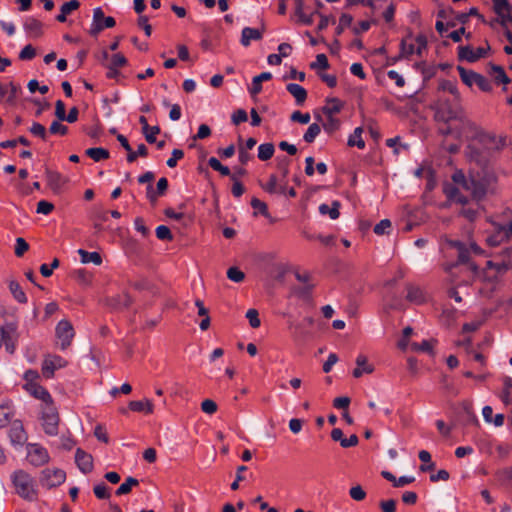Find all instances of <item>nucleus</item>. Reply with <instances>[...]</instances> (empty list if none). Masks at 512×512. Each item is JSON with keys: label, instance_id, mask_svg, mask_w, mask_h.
<instances>
[{"label": "nucleus", "instance_id": "6e6552de", "mask_svg": "<svg viewBox=\"0 0 512 512\" xmlns=\"http://www.w3.org/2000/svg\"><path fill=\"white\" fill-rule=\"evenodd\" d=\"M66 479V473L58 468H46L41 471L40 483L48 489L61 485Z\"/></svg>", "mask_w": 512, "mask_h": 512}, {"label": "nucleus", "instance_id": "a211bd4d", "mask_svg": "<svg viewBox=\"0 0 512 512\" xmlns=\"http://www.w3.org/2000/svg\"><path fill=\"white\" fill-rule=\"evenodd\" d=\"M25 389L33 395L35 398L40 399L42 404H48L53 402L49 392L37 382H31L25 384Z\"/></svg>", "mask_w": 512, "mask_h": 512}, {"label": "nucleus", "instance_id": "9b49d317", "mask_svg": "<svg viewBox=\"0 0 512 512\" xmlns=\"http://www.w3.org/2000/svg\"><path fill=\"white\" fill-rule=\"evenodd\" d=\"M28 461L34 466H41L48 462L49 455L45 448L38 444H30L28 446Z\"/></svg>", "mask_w": 512, "mask_h": 512}, {"label": "nucleus", "instance_id": "49530a36", "mask_svg": "<svg viewBox=\"0 0 512 512\" xmlns=\"http://www.w3.org/2000/svg\"><path fill=\"white\" fill-rule=\"evenodd\" d=\"M482 281L487 285H490L488 293H492L495 289L496 284L499 281V276L497 274H490L489 271H482Z\"/></svg>", "mask_w": 512, "mask_h": 512}, {"label": "nucleus", "instance_id": "393cba45", "mask_svg": "<svg viewBox=\"0 0 512 512\" xmlns=\"http://www.w3.org/2000/svg\"><path fill=\"white\" fill-rule=\"evenodd\" d=\"M262 32L255 28L245 27L241 33V44L245 47L250 45L251 40H260Z\"/></svg>", "mask_w": 512, "mask_h": 512}, {"label": "nucleus", "instance_id": "864d4df0", "mask_svg": "<svg viewBox=\"0 0 512 512\" xmlns=\"http://www.w3.org/2000/svg\"><path fill=\"white\" fill-rule=\"evenodd\" d=\"M330 67L329 65V62H328V59H327V56L325 54H318L316 56V61L315 62H312L310 64V68L311 69H318V68H321V69H328Z\"/></svg>", "mask_w": 512, "mask_h": 512}, {"label": "nucleus", "instance_id": "f3484780", "mask_svg": "<svg viewBox=\"0 0 512 512\" xmlns=\"http://www.w3.org/2000/svg\"><path fill=\"white\" fill-rule=\"evenodd\" d=\"M9 438L13 445H24L27 441V434L20 421H14L9 430Z\"/></svg>", "mask_w": 512, "mask_h": 512}, {"label": "nucleus", "instance_id": "39448f33", "mask_svg": "<svg viewBox=\"0 0 512 512\" xmlns=\"http://www.w3.org/2000/svg\"><path fill=\"white\" fill-rule=\"evenodd\" d=\"M41 421L46 434L50 436L58 434L60 417L53 402L41 405Z\"/></svg>", "mask_w": 512, "mask_h": 512}, {"label": "nucleus", "instance_id": "5fc2aeb1", "mask_svg": "<svg viewBox=\"0 0 512 512\" xmlns=\"http://www.w3.org/2000/svg\"><path fill=\"white\" fill-rule=\"evenodd\" d=\"M156 236L159 240L172 241L173 235L169 229V227L165 225H160L156 228Z\"/></svg>", "mask_w": 512, "mask_h": 512}, {"label": "nucleus", "instance_id": "6e6d98bb", "mask_svg": "<svg viewBox=\"0 0 512 512\" xmlns=\"http://www.w3.org/2000/svg\"><path fill=\"white\" fill-rule=\"evenodd\" d=\"M227 277L236 283L242 282L245 278V274L237 267H230L227 271Z\"/></svg>", "mask_w": 512, "mask_h": 512}, {"label": "nucleus", "instance_id": "a18cd8bd", "mask_svg": "<svg viewBox=\"0 0 512 512\" xmlns=\"http://www.w3.org/2000/svg\"><path fill=\"white\" fill-rule=\"evenodd\" d=\"M321 128L318 123L311 124L305 132L303 139L307 143L314 142L315 138L320 134Z\"/></svg>", "mask_w": 512, "mask_h": 512}, {"label": "nucleus", "instance_id": "cd10ccee", "mask_svg": "<svg viewBox=\"0 0 512 512\" xmlns=\"http://www.w3.org/2000/svg\"><path fill=\"white\" fill-rule=\"evenodd\" d=\"M42 27L43 24L33 17L27 18L24 23L25 30L28 33L32 34L34 37H39L42 35Z\"/></svg>", "mask_w": 512, "mask_h": 512}, {"label": "nucleus", "instance_id": "4d7b16f0", "mask_svg": "<svg viewBox=\"0 0 512 512\" xmlns=\"http://www.w3.org/2000/svg\"><path fill=\"white\" fill-rule=\"evenodd\" d=\"M29 249V244L26 242V240L22 237H18L16 239L15 244V255L17 257H22L25 252H27Z\"/></svg>", "mask_w": 512, "mask_h": 512}, {"label": "nucleus", "instance_id": "4be33fe9", "mask_svg": "<svg viewBox=\"0 0 512 512\" xmlns=\"http://www.w3.org/2000/svg\"><path fill=\"white\" fill-rule=\"evenodd\" d=\"M344 107V103L338 98H327L326 104L322 107L324 115H335L338 114Z\"/></svg>", "mask_w": 512, "mask_h": 512}, {"label": "nucleus", "instance_id": "7ed1b4c3", "mask_svg": "<svg viewBox=\"0 0 512 512\" xmlns=\"http://www.w3.org/2000/svg\"><path fill=\"white\" fill-rule=\"evenodd\" d=\"M15 492L24 500H37V490L33 477L24 470H17L11 475Z\"/></svg>", "mask_w": 512, "mask_h": 512}, {"label": "nucleus", "instance_id": "3c124183", "mask_svg": "<svg viewBox=\"0 0 512 512\" xmlns=\"http://www.w3.org/2000/svg\"><path fill=\"white\" fill-rule=\"evenodd\" d=\"M391 221L389 219H383L374 227V233L377 235L389 234L391 229Z\"/></svg>", "mask_w": 512, "mask_h": 512}, {"label": "nucleus", "instance_id": "dca6fc26", "mask_svg": "<svg viewBox=\"0 0 512 512\" xmlns=\"http://www.w3.org/2000/svg\"><path fill=\"white\" fill-rule=\"evenodd\" d=\"M75 463L79 470L88 474L93 470V457L91 454L85 452L83 449L78 448L75 453Z\"/></svg>", "mask_w": 512, "mask_h": 512}, {"label": "nucleus", "instance_id": "338daca9", "mask_svg": "<svg viewBox=\"0 0 512 512\" xmlns=\"http://www.w3.org/2000/svg\"><path fill=\"white\" fill-rule=\"evenodd\" d=\"M54 209V205L51 202L41 200L37 204L36 212L39 214L48 215Z\"/></svg>", "mask_w": 512, "mask_h": 512}, {"label": "nucleus", "instance_id": "e433bc0d", "mask_svg": "<svg viewBox=\"0 0 512 512\" xmlns=\"http://www.w3.org/2000/svg\"><path fill=\"white\" fill-rule=\"evenodd\" d=\"M9 290L19 303H27L26 294L17 281H10Z\"/></svg>", "mask_w": 512, "mask_h": 512}, {"label": "nucleus", "instance_id": "79ce46f5", "mask_svg": "<svg viewBox=\"0 0 512 512\" xmlns=\"http://www.w3.org/2000/svg\"><path fill=\"white\" fill-rule=\"evenodd\" d=\"M491 74L497 84H507L510 82V79L501 66L493 65Z\"/></svg>", "mask_w": 512, "mask_h": 512}, {"label": "nucleus", "instance_id": "37998d69", "mask_svg": "<svg viewBox=\"0 0 512 512\" xmlns=\"http://www.w3.org/2000/svg\"><path fill=\"white\" fill-rule=\"evenodd\" d=\"M363 129L361 127H357L354 130V133L348 139L349 146H357L359 149H363L365 147V142L361 137Z\"/></svg>", "mask_w": 512, "mask_h": 512}, {"label": "nucleus", "instance_id": "473e14b6", "mask_svg": "<svg viewBox=\"0 0 512 512\" xmlns=\"http://www.w3.org/2000/svg\"><path fill=\"white\" fill-rule=\"evenodd\" d=\"M339 208H340V203L338 201H333L331 207L327 204H321L319 206V212L322 215L328 214L331 219L335 220L340 215Z\"/></svg>", "mask_w": 512, "mask_h": 512}, {"label": "nucleus", "instance_id": "5701e85b", "mask_svg": "<svg viewBox=\"0 0 512 512\" xmlns=\"http://www.w3.org/2000/svg\"><path fill=\"white\" fill-rule=\"evenodd\" d=\"M287 91L295 98L297 105H302L307 98V91L299 84L289 83Z\"/></svg>", "mask_w": 512, "mask_h": 512}, {"label": "nucleus", "instance_id": "2eb2a0df", "mask_svg": "<svg viewBox=\"0 0 512 512\" xmlns=\"http://www.w3.org/2000/svg\"><path fill=\"white\" fill-rule=\"evenodd\" d=\"M132 302L133 299L127 292L108 297L105 300V304L113 310L126 309L131 306Z\"/></svg>", "mask_w": 512, "mask_h": 512}, {"label": "nucleus", "instance_id": "ddd939ff", "mask_svg": "<svg viewBox=\"0 0 512 512\" xmlns=\"http://www.w3.org/2000/svg\"><path fill=\"white\" fill-rule=\"evenodd\" d=\"M45 177L48 187L57 194L61 192L64 185L68 182V179L61 173L49 168L45 169Z\"/></svg>", "mask_w": 512, "mask_h": 512}, {"label": "nucleus", "instance_id": "c85d7f7f", "mask_svg": "<svg viewBox=\"0 0 512 512\" xmlns=\"http://www.w3.org/2000/svg\"><path fill=\"white\" fill-rule=\"evenodd\" d=\"M85 154L91 159H93L95 162H100L110 157L109 151L102 147L88 148L85 151Z\"/></svg>", "mask_w": 512, "mask_h": 512}, {"label": "nucleus", "instance_id": "1a4fd4ad", "mask_svg": "<svg viewBox=\"0 0 512 512\" xmlns=\"http://www.w3.org/2000/svg\"><path fill=\"white\" fill-rule=\"evenodd\" d=\"M74 329L68 320H61L56 326V336L60 340V347L65 350L71 345L74 338Z\"/></svg>", "mask_w": 512, "mask_h": 512}, {"label": "nucleus", "instance_id": "774afa93", "mask_svg": "<svg viewBox=\"0 0 512 512\" xmlns=\"http://www.w3.org/2000/svg\"><path fill=\"white\" fill-rule=\"evenodd\" d=\"M126 64H127L126 57L121 53H117V54L112 55L110 63L108 65H110L111 67H114V68H118V67H123Z\"/></svg>", "mask_w": 512, "mask_h": 512}, {"label": "nucleus", "instance_id": "6ab92c4d", "mask_svg": "<svg viewBox=\"0 0 512 512\" xmlns=\"http://www.w3.org/2000/svg\"><path fill=\"white\" fill-rule=\"evenodd\" d=\"M511 254H512V248L507 247L505 248L501 254V260L495 262L494 270L495 274L502 275L506 273L508 270L512 268V261H511Z\"/></svg>", "mask_w": 512, "mask_h": 512}, {"label": "nucleus", "instance_id": "c756f323", "mask_svg": "<svg viewBox=\"0 0 512 512\" xmlns=\"http://www.w3.org/2000/svg\"><path fill=\"white\" fill-rule=\"evenodd\" d=\"M129 409L134 412H144L146 414H151L153 412V404L150 400L130 401Z\"/></svg>", "mask_w": 512, "mask_h": 512}, {"label": "nucleus", "instance_id": "0eeeda50", "mask_svg": "<svg viewBox=\"0 0 512 512\" xmlns=\"http://www.w3.org/2000/svg\"><path fill=\"white\" fill-rule=\"evenodd\" d=\"M115 25V19L111 16H105L102 8L97 7L93 10V19L89 34L92 37H97L102 30L105 28H113Z\"/></svg>", "mask_w": 512, "mask_h": 512}, {"label": "nucleus", "instance_id": "bb28decb", "mask_svg": "<svg viewBox=\"0 0 512 512\" xmlns=\"http://www.w3.org/2000/svg\"><path fill=\"white\" fill-rule=\"evenodd\" d=\"M79 6L80 2L78 0H70L64 3L60 8V13L56 16V20L61 23L65 22L67 15L78 9Z\"/></svg>", "mask_w": 512, "mask_h": 512}, {"label": "nucleus", "instance_id": "2f4dec72", "mask_svg": "<svg viewBox=\"0 0 512 512\" xmlns=\"http://www.w3.org/2000/svg\"><path fill=\"white\" fill-rule=\"evenodd\" d=\"M13 416L14 411L9 404L0 405V429L6 427Z\"/></svg>", "mask_w": 512, "mask_h": 512}, {"label": "nucleus", "instance_id": "7c9ffc66", "mask_svg": "<svg viewBox=\"0 0 512 512\" xmlns=\"http://www.w3.org/2000/svg\"><path fill=\"white\" fill-rule=\"evenodd\" d=\"M78 254L82 263H94L95 265L102 263V257L98 252H88L84 249H79Z\"/></svg>", "mask_w": 512, "mask_h": 512}, {"label": "nucleus", "instance_id": "de8ad7c7", "mask_svg": "<svg viewBox=\"0 0 512 512\" xmlns=\"http://www.w3.org/2000/svg\"><path fill=\"white\" fill-rule=\"evenodd\" d=\"M29 131L32 135L39 137L43 141L47 140V130L41 123L33 122L32 126L29 128Z\"/></svg>", "mask_w": 512, "mask_h": 512}, {"label": "nucleus", "instance_id": "c9c22d12", "mask_svg": "<svg viewBox=\"0 0 512 512\" xmlns=\"http://www.w3.org/2000/svg\"><path fill=\"white\" fill-rule=\"evenodd\" d=\"M139 485V481L134 477H127L126 480L116 490V495H125L131 492L133 487Z\"/></svg>", "mask_w": 512, "mask_h": 512}, {"label": "nucleus", "instance_id": "aec40b11", "mask_svg": "<svg viewBox=\"0 0 512 512\" xmlns=\"http://www.w3.org/2000/svg\"><path fill=\"white\" fill-rule=\"evenodd\" d=\"M357 367L353 370V376L360 378L364 373L371 374L374 371V366L368 363L365 355L360 354L356 358Z\"/></svg>", "mask_w": 512, "mask_h": 512}, {"label": "nucleus", "instance_id": "f8f14e48", "mask_svg": "<svg viewBox=\"0 0 512 512\" xmlns=\"http://www.w3.org/2000/svg\"><path fill=\"white\" fill-rule=\"evenodd\" d=\"M67 362L58 355H53L45 358L42 364V374L45 378L50 379L54 376L57 369L63 368Z\"/></svg>", "mask_w": 512, "mask_h": 512}, {"label": "nucleus", "instance_id": "4468645a", "mask_svg": "<svg viewBox=\"0 0 512 512\" xmlns=\"http://www.w3.org/2000/svg\"><path fill=\"white\" fill-rule=\"evenodd\" d=\"M3 344L8 353L13 354L15 351L16 327L14 324H7L0 328Z\"/></svg>", "mask_w": 512, "mask_h": 512}, {"label": "nucleus", "instance_id": "69168bd1", "mask_svg": "<svg viewBox=\"0 0 512 512\" xmlns=\"http://www.w3.org/2000/svg\"><path fill=\"white\" fill-rule=\"evenodd\" d=\"M93 491L98 499H108L110 497L108 487L104 483H100L94 486Z\"/></svg>", "mask_w": 512, "mask_h": 512}, {"label": "nucleus", "instance_id": "a878e982", "mask_svg": "<svg viewBox=\"0 0 512 512\" xmlns=\"http://www.w3.org/2000/svg\"><path fill=\"white\" fill-rule=\"evenodd\" d=\"M407 300L415 304H422L425 301V296L422 289L418 286L407 285Z\"/></svg>", "mask_w": 512, "mask_h": 512}, {"label": "nucleus", "instance_id": "a19ab883", "mask_svg": "<svg viewBox=\"0 0 512 512\" xmlns=\"http://www.w3.org/2000/svg\"><path fill=\"white\" fill-rule=\"evenodd\" d=\"M457 70H458L460 78H461V80L463 81L464 84H466L469 87L474 85V81L476 79L475 76H477L478 73H476V72H474L472 70H466L462 66H458Z\"/></svg>", "mask_w": 512, "mask_h": 512}, {"label": "nucleus", "instance_id": "bf43d9fd", "mask_svg": "<svg viewBox=\"0 0 512 512\" xmlns=\"http://www.w3.org/2000/svg\"><path fill=\"white\" fill-rule=\"evenodd\" d=\"M251 206L255 209V210H258V212L265 216V217H268L269 216V212H268V207L266 205L265 202L261 201L260 199L258 198H252L251 200Z\"/></svg>", "mask_w": 512, "mask_h": 512}, {"label": "nucleus", "instance_id": "72a5a7b5", "mask_svg": "<svg viewBox=\"0 0 512 512\" xmlns=\"http://www.w3.org/2000/svg\"><path fill=\"white\" fill-rule=\"evenodd\" d=\"M461 406L466 423L472 425H479L478 418L473 411L472 403L464 401Z\"/></svg>", "mask_w": 512, "mask_h": 512}, {"label": "nucleus", "instance_id": "f257e3e1", "mask_svg": "<svg viewBox=\"0 0 512 512\" xmlns=\"http://www.w3.org/2000/svg\"><path fill=\"white\" fill-rule=\"evenodd\" d=\"M442 250L445 251L449 256L453 255V252L457 256V261L455 262H447L443 264V269L452 274L453 269L458 266L465 265L467 270L470 271L471 277L464 281L466 285H470L475 280V277L479 273L478 266L470 261V254L474 252L475 254H481L482 249L476 243H470L468 246L466 243L459 240H452L449 238H445L442 243Z\"/></svg>", "mask_w": 512, "mask_h": 512}, {"label": "nucleus", "instance_id": "8fccbe9b", "mask_svg": "<svg viewBox=\"0 0 512 512\" xmlns=\"http://www.w3.org/2000/svg\"><path fill=\"white\" fill-rule=\"evenodd\" d=\"M76 280L83 285H89L92 281V274L85 269H78L74 272Z\"/></svg>", "mask_w": 512, "mask_h": 512}, {"label": "nucleus", "instance_id": "f03ea898", "mask_svg": "<svg viewBox=\"0 0 512 512\" xmlns=\"http://www.w3.org/2000/svg\"><path fill=\"white\" fill-rule=\"evenodd\" d=\"M459 101L450 102L448 100H440L436 104L435 119L445 124L444 127L439 129L443 135L456 134L459 135L456 128L450 125V122L462 120V112L458 104Z\"/></svg>", "mask_w": 512, "mask_h": 512}, {"label": "nucleus", "instance_id": "13d9d810", "mask_svg": "<svg viewBox=\"0 0 512 512\" xmlns=\"http://www.w3.org/2000/svg\"><path fill=\"white\" fill-rule=\"evenodd\" d=\"M231 180L233 181V186L231 189L233 196L237 198L241 197L245 192L243 184L240 181H238V179H236L235 174L231 175Z\"/></svg>", "mask_w": 512, "mask_h": 512}, {"label": "nucleus", "instance_id": "09e8293b", "mask_svg": "<svg viewBox=\"0 0 512 512\" xmlns=\"http://www.w3.org/2000/svg\"><path fill=\"white\" fill-rule=\"evenodd\" d=\"M480 141L487 145L489 149H498L499 148V141H497L496 137L494 135L488 134V133H481L479 135Z\"/></svg>", "mask_w": 512, "mask_h": 512}, {"label": "nucleus", "instance_id": "4c0bfd02", "mask_svg": "<svg viewBox=\"0 0 512 512\" xmlns=\"http://www.w3.org/2000/svg\"><path fill=\"white\" fill-rule=\"evenodd\" d=\"M326 120L322 122L323 129L328 133L332 134L340 128L341 122L338 118L333 115H325Z\"/></svg>", "mask_w": 512, "mask_h": 512}, {"label": "nucleus", "instance_id": "20e7f679", "mask_svg": "<svg viewBox=\"0 0 512 512\" xmlns=\"http://www.w3.org/2000/svg\"><path fill=\"white\" fill-rule=\"evenodd\" d=\"M493 180L494 178L491 175L471 174L465 183V190L469 191L474 199L481 200L487 194Z\"/></svg>", "mask_w": 512, "mask_h": 512}, {"label": "nucleus", "instance_id": "423d86ee", "mask_svg": "<svg viewBox=\"0 0 512 512\" xmlns=\"http://www.w3.org/2000/svg\"><path fill=\"white\" fill-rule=\"evenodd\" d=\"M486 243L491 247L499 246L512 236V221L505 224L491 223V229L487 231Z\"/></svg>", "mask_w": 512, "mask_h": 512}, {"label": "nucleus", "instance_id": "9d476101", "mask_svg": "<svg viewBox=\"0 0 512 512\" xmlns=\"http://www.w3.org/2000/svg\"><path fill=\"white\" fill-rule=\"evenodd\" d=\"M489 48H490L489 46L487 48L478 47L477 49H474L473 47H471L469 45L459 46L458 47V58L461 61L466 60L467 62L473 63V62L478 61L481 58H484L486 56Z\"/></svg>", "mask_w": 512, "mask_h": 512}, {"label": "nucleus", "instance_id": "0e129e2a", "mask_svg": "<svg viewBox=\"0 0 512 512\" xmlns=\"http://www.w3.org/2000/svg\"><path fill=\"white\" fill-rule=\"evenodd\" d=\"M246 317L252 328H258L261 324L259 319V313L256 309H249L246 313Z\"/></svg>", "mask_w": 512, "mask_h": 512}, {"label": "nucleus", "instance_id": "e2e57ef3", "mask_svg": "<svg viewBox=\"0 0 512 512\" xmlns=\"http://www.w3.org/2000/svg\"><path fill=\"white\" fill-rule=\"evenodd\" d=\"M51 134L66 135L68 133V127L61 124L60 121H53L49 127Z\"/></svg>", "mask_w": 512, "mask_h": 512}, {"label": "nucleus", "instance_id": "680f3d73", "mask_svg": "<svg viewBox=\"0 0 512 512\" xmlns=\"http://www.w3.org/2000/svg\"><path fill=\"white\" fill-rule=\"evenodd\" d=\"M349 495L355 501H362L366 497V492L360 485H356L350 488Z\"/></svg>", "mask_w": 512, "mask_h": 512}, {"label": "nucleus", "instance_id": "f704fd0d", "mask_svg": "<svg viewBox=\"0 0 512 512\" xmlns=\"http://www.w3.org/2000/svg\"><path fill=\"white\" fill-rule=\"evenodd\" d=\"M412 38V32L409 31L407 38L402 39L400 43V57H410L416 53L414 44L408 43L407 40Z\"/></svg>", "mask_w": 512, "mask_h": 512}, {"label": "nucleus", "instance_id": "603ef678", "mask_svg": "<svg viewBox=\"0 0 512 512\" xmlns=\"http://www.w3.org/2000/svg\"><path fill=\"white\" fill-rule=\"evenodd\" d=\"M474 84L484 92H490L492 90L491 82L483 75L477 74Z\"/></svg>", "mask_w": 512, "mask_h": 512}, {"label": "nucleus", "instance_id": "c03bdc74", "mask_svg": "<svg viewBox=\"0 0 512 512\" xmlns=\"http://www.w3.org/2000/svg\"><path fill=\"white\" fill-rule=\"evenodd\" d=\"M439 90L449 92L454 96L455 101H459V92L454 82L450 80H442L439 84Z\"/></svg>", "mask_w": 512, "mask_h": 512}, {"label": "nucleus", "instance_id": "412c9836", "mask_svg": "<svg viewBox=\"0 0 512 512\" xmlns=\"http://www.w3.org/2000/svg\"><path fill=\"white\" fill-rule=\"evenodd\" d=\"M493 5L495 13L502 18V24H504L505 21L512 20L510 15L512 7L508 0H493Z\"/></svg>", "mask_w": 512, "mask_h": 512}, {"label": "nucleus", "instance_id": "ea45409f", "mask_svg": "<svg viewBox=\"0 0 512 512\" xmlns=\"http://www.w3.org/2000/svg\"><path fill=\"white\" fill-rule=\"evenodd\" d=\"M275 152V147L272 143H264L258 147V158L262 161H267L272 158Z\"/></svg>", "mask_w": 512, "mask_h": 512}, {"label": "nucleus", "instance_id": "b1692460", "mask_svg": "<svg viewBox=\"0 0 512 512\" xmlns=\"http://www.w3.org/2000/svg\"><path fill=\"white\" fill-rule=\"evenodd\" d=\"M272 79V74L270 72H263L252 79L251 87L249 88V92L252 96L259 94L262 91V82L268 81Z\"/></svg>", "mask_w": 512, "mask_h": 512}, {"label": "nucleus", "instance_id": "052dcab7", "mask_svg": "<svg viewBox=\"0 0 512 512\" xmlns=\"http://www.w3.org/2000/svg\"><path fill=\"white\" fill-rule=\"evenodd\" d=\"M35 55V48L31 44H28L20 51L19 59L23 61L32 60L35 57Z\"/></svg>", "mask_w": 512, "mask_h": 512}, {"label": "nucleus", "instance_id": "58836bf2", "mask_svg": "<svg viewBox=\"0 0 512 512\" xmlns=\"http://www.w3.org/2000/svg\"><path fill=\"white\" fill-rule=\"evenodd\" d=\"M436 340H423L421 343H412L411 348L416 352H425L428 354H433V348Z\"/></svg>", "mask_w": 512, "mask_h": 512}]
</instances>
